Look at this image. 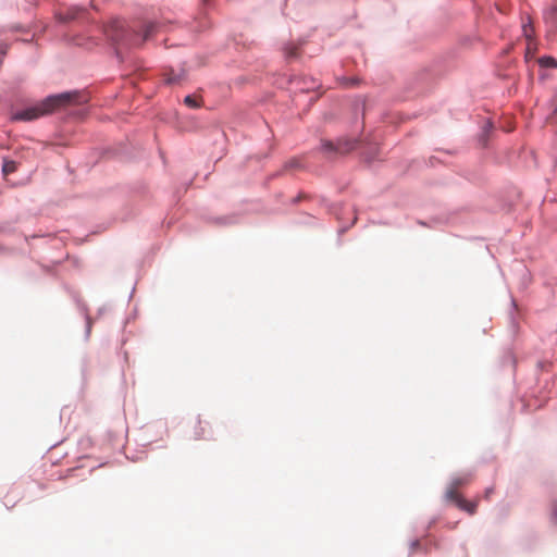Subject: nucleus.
Returning a JSON list of instances; mask_svg holds the SVG:
<instances>
[{
    "label": "nucleus",
    "instance_id": "1",
    "mask_svg": "<svg viewBox=\"0 0 557 557\" xmlns=\"http://www.w3.org/2000/svg\"><path fill=\"white\" fill-rule=\"evenodd\" d=\"M81 102V95L77 91L52 95L47 97L40 103L16 112L13 115V119L18 121H33L42 115L52 113L54 110Z\"/></svg>",
    "mask_w": 557,
    "mask_h": 557
},
{
    "label": "nucleus",
    "instance_id": "2",
    "mask_svg": "<svg viewBox=\"0 0 557 557\" xmlns=\"http://www.w3.org/2000/svg\"><path fill=\"white\" fill-rule=\"evenodd\" d=\"M472 481L471 473H462L454 476L447 487L446 498L456 504L458 508L465 510L469 515L476 512L478 499L469 502L458 493V488L469 484Z\"/></svg>",
    "mask_w": 557,
    "mask_h": 557
},
{
    "label": "nucleus",
    "instance_id": "3",
    "mask_svg": "<svg viewBox=\"0 0 557 557\" xmlns=\"http://www.w3.org/2000/svg\"><path fill=\"white\" fill-rule=\"evenodd\" d=\"M356 140L350 138H339L336 141L322 140L321 149L327 157L342 156L356 148Z\"/></svg>",
    "mask_w": 557,
    "mask_h": 557
},
{
    "label": "nucleus",
    "instance_id": "4",
    "mask_svg": "<svg viewBox=\"0 0 557 557\" xmlns=\"http://www.w3.org/2000/svg\"><path fill=\"white\" fill-rule=\"evenodd\" d=\"M159 24L156 22H148L143 25V35L141 39L138 38V35L135 36V38L131 42H126V45L129 46H137L143 44L144 41L150 39L154 36V34L159 30Z\"/></svg>",
    "mask_w": 557,
    "mask_h": 557
},
{
    "label": "nucleus",
    "instance_id": "5",
    "mask_svg": "<svg viewBox=\"0 0 557 557\" xmlns=\"http://www.w3.org/2000/svg\"><path fill=\"white\" fill-rule=\"evenodd\" d=\"M108 36L115 42L127 41L126 36L128 33L124 29V26L120 22H115L108 30Z\"/></svg>",
    "mask_w": 557,
    "mask_h": 557
},
{
    "label": "nucleus",
    "instance_id": "6",
    "mask_svg": "<svg viewBox=\"0 0 557 557\" xmlns=\"http://www.w3.org/2000/svg\"><path fill=\"white\" fill-rule=\"evenodd\" d=\"M196 437L199 440L212 438L211 424L207 420L198 419L195 426Z\"/></svg>",
    "mask_w": 557,
    "mask_h": 557
},
{
    "label": "nucleus",
    "instance_id": "7",
    "mask_svg": "<svg viewBox=\"0 0 557 557\" xmlns=\"http://www.w3.org/2000/svg\"><path fill=\"white\" fill-rule=\"evenodd\" d=\"M544 21L552 32L557 30V0L544 12Z\"/></svg>",
    "mask_w": 557,
    "mask_h": 557
},
{
    "label": "nucleus",
    "instance_id": "8",
    "mask_svg": "<svg viewBox=\"0 0 557 557\" xmlns=\"http://www.w3.org/2000/svg\"><path fill=\"white\" fill-rule=\"evenodd\" d=\"M166 84H177L185 77V72L181 71L175 74L173 70L164 74Z\"/></svg>",
    "mask_w": 557,
    "mask_h": 557
},
{
    "label": "nucleus",
    "instance_id": "9",
    "mask_svg": "<svg viewBox=\"0 0 557 557\" xmlns=\"http://www.w3.org/2000/svg\"><path fill=\"white\" fill-rule=\"evenodd\" d=\"M522 32H523V36L525 37L527 40L534 39V28H533L530 17H527V21L523 22Z\"/></svg>",
    "mask_w": 557,
    "mask_h": 557
},
{
    "label": "nucleus",
    "instance_id": "10",
    "mask_svg": "<svg viewBox=\"0 0 557 557\" xmlns=\"http://www.w3.org/2000/svg\"><path fill=\"white\" fill-rule=\"evenodd\" d=\"M284 53L288 60L296 59L299 55V47L295 44H288L284 48Z\"/></svg>",
    "mask_w": 557,
    "mask_h": 557
},
{
    "label": "nucleus",
    "instance_id": "11",
    "mask_svg": "<svg viewBox=\"0 0 557 557\" xmlns=\"http://www.w3.org/2000/svg\"><path fill=\"white\" fill-rule=\"evenodd\" d=\"M539 64L542 66V67H552V69H556L557 67V60L553 57H542L540 60H539Z\"/></svg>",
    "mask_w": 557,
    "mask_h": 557
},
{
    "label": "nucleus",
    "instance_id": "12",
    "mask_svg": "<svg viewBox=\"0 0 557 557\" xmlns=\"http://www.w3.org/2000/svg\"><path fill=\"white\" fill-rule=\"evenodd\" d=\"M76 15H77L76 10H69L66 13H59L58 17L62 22H67V21L74 20L76 17Z\"/></svg>",
    "mask_w": 557,
    "mask_h": 557
},
{
    "label": "nucleus",
    "instance_id": "13",
    "mask_svg": "<svg viewBox=\"0 0 557 557\" xmlns=\"http://www.w3.org/2000/svg\"><path fill=\"white\" fill-rule=\"evenodd\" d=\"M184 103L191 109H197L200 107V103L194 96H186L184 99Z\"/></svg>",
    "mask_w": 557,
    "mask_h": 557
},
{
    "label": "nucleus",
    "instance_id": "14",
    "mask_svg": "<svg viewBox=\"0 0 557 557\" xmlns=\"http://www.w3.org/2000/svg\"><path fill=\"white\" fill-rule=\"evenodd\" d=\"M535 51H536V45H535L534 39L527 40V53H525L527 58L534 55Z\"/></svg>",
    "mask_w": 557,
    "mask_h": 557
},
{
    "label": "nucleus",
    "instance_id": "15",
    "mask_svg": "<svg viewBox=\"0 0 557 557\" xmlns=\"http://www.w3.org/2000/svg\"><path fill=\"white\" fill-rule=\"evenodd\" d=\"M2 170L4 174L12 173L16 170V164L14 161H4Z\"/></svg>",
    "mask_w": 557,
    "mask_h": 557
},
{
    "label": "nucleus",
    "instance_id": "16",
    "mask_svg": "<svg viewBox=\"0 0 557 557\" xmlns=\"http://www.w3.org/2000/svg\"><path fill=\"white\" fill-rule=\"evenodd\" d=\"M492 493H493V488L492 487L487 488L485 491V497L488 498Z\"/></svg>",
    "mask_w": 557,
    "mask_h": 557
},
{
    "label": "nucleus",
    "instance_id": "17",
    "mask_svg": "<svg viewBox=\"0 0 557 557\" xmlns=\"http://www.w3.org/2000/svg\"><path fill=\"white\" fill-rule=\"evenodd\" d=\"M297 165V161L293 160V161H289L287 163V166H296Z\"/></svg>",
    "mask_w": 557,
    "mask_h": 557
},
{
    "label": "nucleus",
    "instance_id": "18",
    "mask_svg": "<svg viewBox=\"0 0 557 557\" xmlns=\"http://www.w3.org/2000/svg\"><path fill=\"white\" fill-rule=\"evenodd\" d=\"M0 53L5 54V47L3 45H0Z\"/></svg>",
    "mask_w": 557,
    "mask_h": 557
}]
</instances>
